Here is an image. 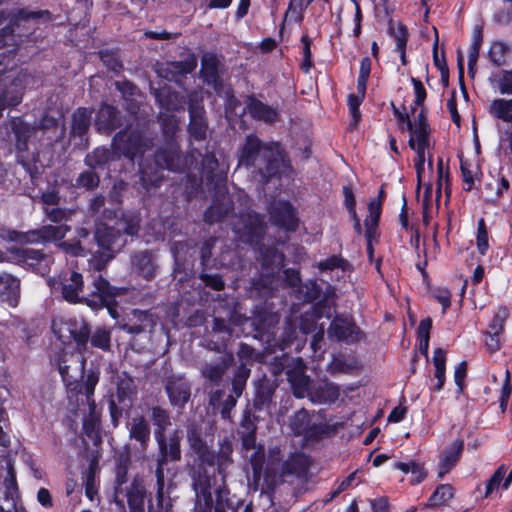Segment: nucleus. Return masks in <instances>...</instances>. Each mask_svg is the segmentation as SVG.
<instances>
[{"label": "nucleus", "mask_w": 512, "mask_h": 512, "mask_svg": "<svg viewBox=\"0 0 512 512\" xmlns=\"http://www.w3.org/2000/svg\"><path fill=\"white\" fill-rule=\"evenodd\" d=\"M140 215L133 211L124 212L114 225L97 220L94 230V240L97 250L89 259L91 269L101 272L127 244V236H137L140 230Z\"/></svg>", "instance_id": "1"}, {"label": "nucleus", "mask_w": 512, "mask_h": 512, "mask_svg": "<svg viewBox=\"0 0 512 512\" xmlns=\"http://www.w3.org/2000/svg\"><path fill=\"white\" fill-rule=\"evenodd\" d=\"M286 154L278 142H263L254 134L245 138V143L239 149L238 165L253 169L261 177L263 183L279 177L287 167Z\"/></svg>", "instance_id": "2"}, {"label": "nucleus", "mask_w": 512, "mask_h": 512, "mask_svg": "<svg viewBox=\"0 0 512 512\" xmlns=\"http://www.w3.org/2000/svg\"><path fill=\"white\" fill-rule=\"evenodd\" d=\"M66 326L76 343V351L61 352L56 359V364L66 388L69 391H76L79 380L84 377L85 355L91 353L88 346L90 325L83 319H73L67 321Z\"/></svg>", "instance_id": "3"}, {"label": "nucleus", "mask_w": 512, "mask_h": 512, "mask_svg": "<svg viewBox=\"0 0 512 512\" xmlns=\"http://www.w3.org/2000/svg\"><path fill=\"white\" fill-rule=\"evenodd\" d=\"M92 284L94 289L91 293L84 295L83 275L68 269L60 273L58 278L53 281L52 287L60 289L63 299L70 304L82 303L91 309H97L103 304L101 299H104V295H112L115 289L102 275L94 277Z\"/></svg>", "instance_id": "4"}, {"label": "nucleus", "mask_w": 512, "mask_h": 512, "mask_svg": "<svg viewBox=\"0 0 512 512\" xmlns=\"http://www.w3.org/2000/svg\"><path fill=\"white\" fill-rule=\"evenodd\" d=\"M154 164L140 163L139 182L145 192L161 185L162 170L182 173L192 166L189 155H185L180 144H160L154 153Z\"/></svg>", "instance_id": "5"}, {"label": "nucleus", "mask_w": 512, "mask_h": 512, "mask_svg": "<svg viewBox=\"0 0 512 512\" xmlns=\"http://www.w3.org/2000/svg\"><path fill=\"white\" fill-rule=\"evenodd\" d=\"M154 141L143 129L127 127L115 134L112 140V147L121 156L133 161L142 157L145 152L151 150Z\"/></svg>", "instance_id": "6"}, {"label": "nucleus", "mask_w": 512, "mask_h": 512, "mask_svg": "<svg viewBox=\"0 0 512 512\" xmlns=\"http://www.w3.org/2000/svg\"><path fill=\"white\" fill-rule=\"evenodd\" d=\"M230 224L236 238L246 244L258 245L265 233L263 216L254 211L233 215Z\"/></svg>", "instance_id": "7"}, {"label": "nucleus", "mask_w": 512, "mask_h": 512, "mask_svg": "<svg viewBox=\"0 0 512 512\" xmlns=\"http://www.w3.org/2000/svg\"><path fill=\"white\" fill-rule=\"evenodd\" d=\"M189 124L187 131L191 140L205 141L208 132V120L203 98L196 92L188 94Z\"/></svg>", "instance_id": "8"}, {"label": "nucleus", "mask_w": 512, "mask_h": 512, "mask_svg": "<svg viewBox=\"0 0 512 512\" xmlns=\"http://www.w3.org/2000/svg\"><path fill=\"white\" fill-rule=\"evenodd\" d=\"M157 321L158 317L154 313L148 310L133 309L125 319L118 321L116 326L121 331L138 336L146 333L152 334Z\"/></svg>", "instance_id": "9"}, {"label": "nucleus", "mask_w": 512, "mask_h": 512, "mask_svg": "<svg viewBox=\"0 0 512 512\" xmlns=\"http://www.w3.org/2000/svg\"><path fill=\"white\" fill-rule=\"evenodd\" d=\"M189 476L197 500L203 502L207 508H211L213 505L211 489L212 481L215 479L214 470L210 472L203 464H194L189 470Z\"/></svg>", "instance_id": "10"}, {"label": "nucleus", "mask_w": 512, "mask_h": 512, "mask_svg": "<svg viewBox=\"0 0 512 512\" xmlns=\"http://www.w3.org/2000/svg\"><path fill=\"white\" fill-rule=\"evenodd\" d=\"M10 253L18 264L27 266L41 275L49 272L50 265L53 262L51 255L33 248L14 247L10 249Z\"/></svg>", "instance_id": "11"}, {"label": "nucleus", "mask_w": 512, "mask_h": 512, "mask_svg": "<svg viewBox=\"0 0 512 512\" xmlns=\"http://www.w3.org/2000/svg\"><path fill=\"white\" fill-rule=\"evenodd\" d=\"M233 446L228 439H224L220 443L219 451L215 453L209 446L199 450L195 455L197 456L198 463L203 464L204 467L217 466V471L220 475H224L227 467L232 463Z\"/></svg>", "instance_id": "12"}, {"label": "nucleus", "mask_w": 512, "mask_h": 512, "mask_svg": "<svg viewBox=\"0 0 512 512\" xmlns=\"http://www.w3.org/2000/svg\"><path fill=\"white\" fill-rule=\"evenodd\" d=\"M158 445L155 470H161L164 473L165 466L169 462H178L181 460V436L178 430L174 431L169 437L162 436L155 438Z\"/></svg>", "instance_id": "13"}, {"label": "nucleus", "mask_w": 512, "mask_h": 512, "mask_svg": "<svg viewBox=\"0 0 512 512\" xmlns=\"http://www.w3.org/2000/svg\"><path fill=\"white\" fill-rule=\"evenodd\" d=\"M5 129L7 139L15 144L18 157H23L22 154L29 149L30 138L36 132L35 127L24 122L20 117H14L5 123Z\"/></svg>", "instance_id": "14"}, {"label": "nucleus", "mask_w": 512, "mask_h": 512, "mask_svg": "<svg viewBox=\"0 0 512 512\" xmlns=\"http://www.w3.org/2000/svg\"><path fill=\"white\" fill-rule=\"evenodd\" d=\"M233 319L230 313L229 319L223 317H214L211 330L207 335V348L221 352L225 350L227 343L233 336Z\"/></svg>", "instance_id": "15"}, {"label": "nucleus", "mask_w": 512, "mask_h": 512, "mask_svg": "<svg viewBox=\"0 0 512 512\" xmlns=\"http://www.w3.org/2000/svg\"><path fill=\"white\" fill-rule=\"evenodd\" d=\"M270 221L287 232H295L298 228L299 219L293 205L284 200L274 202L269 210Z\"/></svg>", "instance_id": "16"}, {"label": "nucleus", "mask_w": 512, "mask_h": 512, "mask_svg": "<svg viewBox=\"0 0 512 512\" xmlns=\"http://www.w3.org/2000/svg\"><path fill=\"white\" fill-rule=\"evenodd\" d=\"M328 337L337 341L353 344L364 339V332L351 320L335 317L327 330Z\"/></svg>", "instance_id": "17"}, {"label": "nucleus", "mask_w": 512, "mask_h": 512, "mask_svg": "<svg viewBox=\"0 0 512 512\" xmlns=\"http://www.w3.org/2000/svg\"><path fill=\"white\" fill-rule=\"evenodd\" d=\"M197 67V59L194 55H189L181 61H171L163 63L157 69L160 77L170 81L180 83L182 79L191 73Z\"/></svg>", "instance_id": "18"}, {"label": "nucleus", "mask_w": 512, "mask_h": 512, "mask_svg": "<svg viewBox=\"0 0 512 512\" xmlns=\"http://www.w3.org/2000/svg\"><path fill=\"white\" fill-rule=\"evenodd\" d=\"M165 391L169 402L173 407L184 408L191 397V387L189 382L180 376L172 375L166 379Z\"/></svg>", "instance_id": "19"}, {"label": "nucleus", "mask_w": 512, "mask_h": 512, "mask_svg": "<svg viewBox=\"0 0 512 512\" xmlns=\"http://www.w3.org/2000/svg\"><path fill=\"white\" fill-rule=\"evenodd\" d=\"M30 19L35 21H49L51 20V13L48 10L29 11L25 8L16 10L10 17L9 25L0 30V40L3 41V47L8 43L7 37H12L14 33V26H19L22 21Z\"/></svg>", "instance_id": "20"}, {"label": "nucleus", "mask_w": 512, "mask_h": 512, "mask_svg": "<svg viewBox=\"0 0 512 512\" xmlns=\"http://www.w3.org/2000/svg\"><path fill=\"white\" fill-rule=\"evenodd\" d=\"M119 205L120 201L118 196L111 195L109 198H106L102 194H98L91 198L89 202V211L101 219L116 220L119 219Z\"/></svg>", "instance_id": "21"}, {"label": "nucleus", "mask_w": 512, "mask_h": 512, "mask_svg": "<svg viewBox=\"0 0 512 512\" xmlns=\"http://www.w3.org/2000/svg\"><path fill=\"white\" fill-rule=\"evenodd\" d=\"M245 104L248 113L254 120L272 124L280 119V114L276 108L258 100L254 95H247Z\"/></svg>", "instance_id": "22"}, {"label": "nucleus", "mask_w": 512, "mask_h": 512, "mask_svg": "<svg viewBox=\"0 0 512 512\" xmlns=\"http://www.w3.org/2000/svg\"><path fill=\"white\" fill-rule=\"evenodd\" d=\"M151 94L159 106L167 112L183 110L186 104L184 95L172 91L167 85L159 88L151 87Z\"/></svg>", "instance_id": "23"}, {"label": "nucleus", "mask_w": 512, "mask_h": 512, "mask_svg": "<svg viewBox=\"0 0 512 512\" xmlns=\"http://www.w3.org/2000/svg\"><path fill=\"white\" fill-rule=\"evenodd\" d=\"M95 126L99 132L110 134L122 126L120 111L111 105H102L96 115Z\"/></svg>", "instance_id": "24"}, {"label": "nucleus", "mask_w": 512, "mask_h": 512, "mask_svg": "<svg viewBox=\"0 0 512 512\" xmlns=\"http://www.w3.org/2000/svg\"><path fill=\"white\" fill-rule=\"evenodd\" d=\"M129 437L139 444V451L145 453L150 443L151 429L143 415L135 416L128 423Z\"/></svg>", "instance_id": "25"}, {"label": "nucleus", "mask_w": 512, "mask_h": 512, "mask_svg": "<svg viewBox=\"0 0 512 512\" xmlns=\"http://www.w3.org/2000/svg\"><path fill=\"white\" fill-rule=\"evenodd\" d=\"M256 420L257 418L252 414L249 408L243 411L238 435L241 439L242 449L245 451H250L252 448H255L257 431Z\"/></svg>", "instance_id": "26"}, {"label": "nucleus", "mask_w": 512, "mask_h": 512, "mask_svg": "<svg viewBox=\"0 0 512 512\" xmlns=\"http://www.w3.org/2000/svg\"><path fill=\"white\" fill-rule=\"evenodd\" d=\"M131 265L134 272L151 280L156 274L155 258L152 252L148 250L137 251L131 255Z\"/></svg>", "instance_id": "27"}, {"label": "nucleus", "mask_w": 512, "mask_h": 512, "mask_svg": "<svg viewBox=\"0 0 512 512\" xmlns=\"http://www.w3.org/2000/svg\"><path fill=\"white\" fill-rule=\"evenodd\" d=\"M339 396V387L332 382L324 381L311 387L308 398L314 404H330L336 402Z\"/></svg>", "instance_id": "28"}, {"label": "nucleus", "mask_w": 512, "mask_h": 512, "mask_svg": "<svg viewBox=\"0 0 512 512\" xmlns=\"http://www.w3.org/2000/svg\"><path fill=\"white\" fill-rule=\"evenodd\" d=\"M219 65L220 61L215 54H203L201 58V77L206 84L214 87L215 89L221 86Z\"/></svg>", "instance_id": "29"}, {"label": "nucleus", "mask_w": 512, "mask_h": 512, "mask_svg": "<svg viewBox=\"0 0 512 512\" xmlns=\"http://www.w3.org/2000/svg\"><path fill=\"white\" fill-rule=\"evenodd\" d=\"M464 448L463 440L457 439L440 456L438 477L443 478L459 461Z\"/></svg>", "instance_id": "30"}, {"label": "nucleus", "mask_w": 512, "mask_h": 512, "mask_svg": "<svg viewBox=\"0 0 512 512\" xmlns=\"http://www.w3.org/2000/svg\"><path fill=\"white\" fill-rule=\"evenodd\" d=\"M70 227L66 224L57 225H44L41 228L29 231L26 234L27 242H35L38 240L43 241H56L65 237Z\"/></svg>", "instance_id": "31"}, {"label": "nucleus", "mask_w": 512, "mask_h": 512, "mask_svg": "<svg viewBox=\"0 0 512 512\" xmlns=\"http://www.w3.org/2000/svg\"><path fill=\"white\" fill-rule=\"evenodd\" d=\"M9 479H5L4 487L0 489V511L1 512H18L17 511V483L12 470H9Z\"/></svg>", "instance_id": "32"}, {"label": "nucleus", "mask_w": 512, "mask_h": 512, "mask_svg": "<svg viewBox=\"0 0 512 512\" xmlns=\"http://www.w3.org/2000/svg\"><path fill=\"white\" fill-rule=\"evenodd\" d=\"M233 362L232 354H224L215 362H207L201 368L202 375L211 382H221L227 368Z\"/></svg>", "instance_id": "33"}, {"label": "nucleus", "mask_w": 512, "mask_h": 512, "mask_svg": "<svg viewBox=\"0 0 512 512\" xmlns=\"http://www.w3.org/2000/svg\"><path fill=\"white\" fill-rule=\"evenodd\" d=\"M287 379L291 384L292 393L296 398L308 397L311 390V380L302 368H293L287 371Z\"/></svg>", "instance_id": "34"}, {"label": "nucleus", "mask_w": 512, "mask_h": 512, "mask_svg": "<svg viewBox=\"0 0 512 512\" xmlns=\"http://www.w3.org/2000/svg\"><path fill=\"white\" fill-rule=\"evenodd\" d=\"M158 122L160 123L162 131L161 144H179V119L173 114L160 112L158 115Z\"/></svg>", "instance_id": "35"}, {"label": "nucleus", "mask_w": 512, "mask_h": 512, "mask_svg": "<svg viewBox=\"0 0 512 512\" xmlns=\"http://www.w3.org/2000/svg\"><path fill=\"white\" fill-rule=\"evenodd\" d=\"M122 494H125L130 510L139 511L140 509H144L146 487L141 477L135 476L130 486L127 487Z\"/></svg>", "instance_id": "36"}, {"label": "nucleus", "mask_w": 512, "mask_h": 512, "mask_svg": "<svg viewBox=\"0 0 512 512\" xmlns=\"http://www.w3.org/2000/svg\"><path fill=\"white\" fill-rule=\"evenodd\" d=\"M233 210V202L228 195H222L204 213V221L208 224L220 222Z\"/></svg>", "instance_id": "37"}, {"label": "nucleus", "mask_w": 512, "mask_h": 512, "mask_svg": "<svg viewBox=\"0 0 512 512\" xmlns=\"http://www.w3.org/2000/svg\"><path fill=\"white\" fill-rule=\"evenodd\" d=\"M91 124V111L80 107L72 114V123L70 135L73 138H79L80 142H87L85 136L88 133Z\"/></svg>", "instance_id": "38"}, {"label": "nucleus", "mask_w": 512, "mask_h": 512, "mask_svg": "<svg viewBox=\"0 0 512 512\" xmlns=\"http://www.w3.org/2000/svg\"><path fill=\"white\" fill-rule=\"evenodd\" d=\"M310 466L309 458L303 453H294L283 462L281 473L282 476L294 475L296 477L306 476Z\"/></svg>", "instance_id": "39"}, {"label": "nucleus", "mask_w": 512, "mask_h": 512, "mask_svg": "<svg viewBox=\"0 0 512 512\" xmlns=\"http://www.w3.org/2000/svg\"><path fill=\"white\" fill-rule=\"evenodd\" d=\"M131 465V458L128 453H120L116 458L115 468V502L124 507L122 500H118V495L124 492L122 486L127 483V474Z\"/></svg>", "instance_id": "40"}, {"label": "nucleus", "mask_w": 512, "mask_h": 512, "mask_svg": "<svg viewBox=\"0 0 512 512\" xmlns=\"http://www.w3.org/2000/svg\"><path fill=\"white\" fill-rule=\"evenodd\" d=\"M24 94V87L20 79H14L8 87L0 93V118L7 107L17 106Z\"/></svg>", "instance_id": "41"}, {"label": "nucleus", "mask_w": 512, "mask_h": 512, "mask_svg": "<svg viewBox=\"0 0 512 512\" xmlns=\"http://www.w3.org/2000/svg\"><path fill=\"white\" fill-rule=\"evenodd\" d=\"M135 392V383L134 380L123 373L121 376H118V380L116 383V392L111 394L110 399H114L120 404H124L126 406H132V395Z\"/></svg>", "instance_id": "42"}, {"label": "nucleus", "mask_w": 512, "mask_h": 512, "mask_svg": "<svg viewBox=\"0 0 512 512\" xmlns=\"http://www.w3.org/2000/svg\"><path fill=\"white\" fill-rule=\"evenodd\" d=\"M118 159V154L113 147L112 149L99 147L93 150L91 153H88L84 159V162L91 169H104L107 164Z\"/></svg>", "instance_id": "43"}, {"label": "nucleus", "mask_w": 512, "mask_h": 512, "mask_svg": "<svg viewBox=\"0 0 512 512\" xmlns=\"http://www.w3.org/2000/svg\"><path fill=\"white\" fill-rule=\"evenodd\" d=\"M149 419L154 426V437L165 436L166 430L172 425L171 415L161 406H152L148 410Z\"/></svg>", "instance_id": "44"}, {"label": "nucleus", "mask_w": 512, "mask_h": 512, "mask_svg": "<svg viewBox=\"0 0 512 512\" xmlns=\"http://www.w3.org/2000/svg\"><path fill=\"white\" fill-rule=\"evenodd\" d=\"M275 389V384L270 380H261L256 386L255 397L253 400L254 408L258 411L268 408L272 402Z\"/></svg>", "instance_id": "45"}, {"label": "nucleus", "mask_w": 512, "mask_h": 512, "mask_svg": "<svg viewBox=\"0 0 512 512\" xmlns=\"http://www.w3.org/2000/svg\"><path fill=\"white\" fill-rule=\"evenodd\" d=\"M0 290L6 295L9 304L15 306L20 293V280L9 273L1 272Z\"/></svg>", "instance_id": "46"}, {"label": "nucleus", "mask_w": 512, "mask_h": 512, "mask_svg": "<svg viewBox=\"0 0 512 512\" xmlns=\"http://www.w3.org/2000/svg\"><path fill=\"white\" fill-rule=\"evenodd\" d=\"M336 431V425L328 424L324 420L319 422L312 420L307 429V433H305L303 437L306 441L314 442L319 441L325 436L333 435L336 433Z\"/></svg>", "instance_id": "47"}, {"label": "nucleus", "mask_w": 512, "mask_h": 512, "mask_svg": "<svg viewBox=\"0 0 512 512\" xmlns=\"http://www.w3.org/2000/svg\"><path fill=\"white\" fill-rule=\"evenodd\" d=\"M314 412L310 413L306 409L298 410L290 420V427L295 435L304 436L307 433V429L314 419Z\"/></svg>", "instance_id": "48"}, {"label": "nucleus", "mask_w": 512, "mask_h": 512, "mask_svg": "<svg viewBox=\"0 0 512 512\" xmlns=\"http://www.w3.org/2000/svg\"><path fill=\"white\" fill-rule=\"evenodd\" d=\"M488 111L493 117L512 123V99H495L491 102Z\"/></svg>", "instance_id": "49"}, {"label": "nucleus", "mask_w": 512, "mask_h": 512, "mask_svg": "<svg viewBox=\"0 0 512 512\" xmlns=\"http://www.w3.org/2000/svg\"><path fill=\"white\" fill-rule=\"evenodd\" d=\"M89 342L91 347L109 351L111 348V331L105 327H97L93 332L90 331Z\"/></svg>", "instance_id": "50"}, {"label": "nucleus", "mask_w": 512, "mask_h": 512, "mask_svg": "<svg viewBox=\"0 0 512 512\" xmlns=\"http://www.w3.org/2000/svg\"><path fill=\"white\" fill-rule=\"evenodd\" d=\"M454 496V489L450 484L439 485L428 499L427 506L439 507L445 505Z\"/></svg>", "instance_id": "51"}, {"label": "nucleus", "mask_w": 512, "mask_h": 512, "mask_svg": "<svg viewBox=\"0 0 512 512\" xmlns=\"http://www.w3.org/2000/svg\"><path fill=\"white\" fill-rule=\"evenodd\" d=\"M388 34L394 39L396 49H402L403 46L407 45L408 29L402 22H398L395 26L394 20L390 18L388 21Z\"/></svg>", "instance_id": "52"}, {"label": "nucleus", "mask_w": 512, "mask_h": 512, "mask_svg": "<svg viewBox=\"0 0 512 512\" xmlns=\"http://www.w3.org/2000/svg\"><path fill=\"white\" fill-rule=\"evenodd\" d=\"M250 376V369L245 365L241 364L237 367L235 374L232 379V394L235 397H240L246 387V382Z\"/></svg>", "instance_id": "53"}, {"label": "nucleus", "mask_w": 512, "mask_h": 512, "mask_svg": "<svg viewBox=\"0 0 512 512\" xmlns=\"http://www.w3.org/2000/svg\"><path fill=\"white\" fill-rule=\"evenodd\" d=\"M187 441L194 454L208 446L202 438L201 428L196 424H190L187 427Z\"/></svg>", "instance_id": "54"}, {"label": "nucleus", "mask_w": 512, "mask_h": 512, "mask_svg": "<svg viewBox=\"0 0 512 512\" xmlns=\"http://www.w3.org/2000/svg\"><path fill=\"white\" fill-rule=\"evenodd\" d=\"M43 212L46 218L55 224H65L74 214L73 210L58 206L43 207Z\"/></svg>", "instance_id": "55"}, {"label": "nucleus", "mask_w": 512, "mask_h": 512, "mask_svg": "<svg viewBox=\"0 0 512 512\" xmlns=\"http://www.w3.org/2000/svg\"><path fill=\"white\" fill-rule=\"evenodd\" d=\"M407 129L416 145H430V127L415 125L412 121H408Z\"/></svg>", "instance_id": "56"}, {"label": "nucleus", "mask_w": 512, "mask_h": 512, "mask_svg": "<svg viewBox=\"0 0 512 512\" xmlns=\"http://www.w3.org/2000/svg\"><path fill=\"white\" fill-rule=\"evenodd\" d=\"M210 268H202L199 273V279L204 283L206 287H209L215 291H221L225 288V282L222 276L218 273H210Z\"/></svg>", "instance_id": "57"}, {"label": "nucleus", "mask_w": 512, "mask_h": 512, "mask_svg": "<svg viewBox=\"0 0 512 512\" xmlns=\"http://www.w3.org/2000/svg\"><path fill=\"white\" fill-rule=\"evenodd\" d=\"M99 381V373L95 371H90L86 379L83 383L79 382V386L76 391H71L72 393L79 394L84 393L86 395L87 401L90 402L91 397L94 394L95 387Z\"/></svg>", "instance_id": "58"}, {"label": "nucleus", "mask_w": 512, "mask_h": 512, "mask_svg": "<svg viewBox=\"0 0 512 512\" xmlns=\"http://www.w3.org/2000/svg\"><path fill=\"white\" fill-rule=\"evenodd\" d=\"M99 183V175L91 168L81 172L76 179V186L79 188H85L86 190H93L97 188Z\"/></svg>", "instance_id": "59"}, {"label": "nucleus", "mask_w": 512, "mask_h": 512, "mask_svg": "<svg viewBox=\"0 0 512 512\" xmlns=\"http://www.w3.org/2000/svg\"><path fill=\"white\" fill-rule=\"evenodd\" d=\"M364 97L357 95V94H350L348 96V106L350 110V114L352 117L351 122L349 123V130H354L358 126L360 120H361V112H360V105L363 101Z\"/></svg>", "instance_id": "60"}, {"label": "nucleus", "mask_w": 512, "mask_h": 512, "mask_svg": "<svg viewBox=\"0 0 512 512\" xmlns=\"http://www.w3.org/2000/svg\"><path fill=\"white\" fill-rule=\"evenodd\" d=\"M195 154L198 155V157L201 158V166L204 171L207 173H213L218 168V160L214 153L209 152L206 150V152L203 154L197 149H192L191 154L189 155L190 160L193 162V159L195 158Z\"/></svg>", "instance_id": "61"}, {"label": "nucleus", "mask_w": 512, "mask_h": 512, "mask_svg": "<svg viewBox=\"0 0 512 512\" xmlns=\"http://www.w3.org/2000/svg\"><path fill=\"white\" fill-rule=\"evenodd\" d=\"M509 316V310L506 307H500L493 316L487 332L491 335H500L504 330V324Z\"/></svg>", "instance_id": "62"}, {"label": "nucleus", "mask_w": 512, "mask_h": 512, "mask_svg": "<svg viewBox=\"0 0 512 512\" xmlns=\"http://www.w3.org/2000/svg\"><path fill=\"white\" fill-rule=\"evenodd\" d=\"M369 215L364 220L365 228H368L370 233L371 228H378V223L381 216V204L376 200H370L368 204Z\"/></svg>", "instance_id": "63"}, {"label": "nucleus", "mask_w": 512, "mask_h": 512, "mask_svg": "<svg viewBox=\"0 0 512 512\" xmlns=\"http://www.w3.org/2000/svg\"><path fill=\"white\" fill-rule=\"evenodd\" d=\"M100 59L103 64L111 71L119 73L123 67L118 55L112 51H101L99 53Z\"/></svg>", "instance_id": "64"}]
</instances>
